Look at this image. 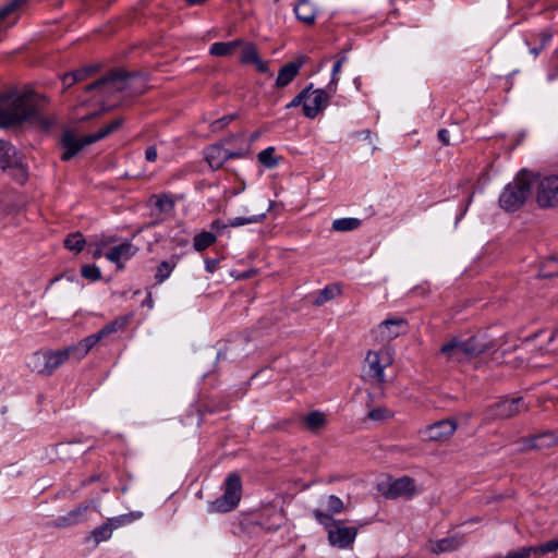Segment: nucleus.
Listing matches in <instances>:
<instances>
[{"instance_id": "nucleus-1", "label": "nucleus", "mask_w": 558, "mask_h": 558, "mask_svg": "<svg viewBox=\"0 0 558 558\" xmlns=\"http://www.w3.org/2000/svg\"><path fill=\"white\" fill-rule=\"evenodd\" d=\"M37 111L33 93L12 92L0 96V128H10L35 120Z\"/></svg>"}, {"instance_id": "nucleus-2", "label": "nucleus", "mask_w": 558, "mask_h": 558, "mask_svg": "<svg viewBox=\"0 0 558 558\" xmlns=\"http://www.w3.org/2000/svg\"><path fill=\"white\" fill-rule=\"evenodd\" d=\"M536 174L526 169L520 170L499 195V206L508 213L519 210L531 195Z\"/></svg>"}, {"instance_id": "nucleus-3", "label": "nucleus", "mask_w": 558, "mask_h": 558, "mask_svg": "<svg viewBox=\"0 0 558 558\" xmlns=\"http://www.w3.org/2000/svg\"><path fill=\"white\" fill-rule=\"evenodd\" d=\"M393 362V351L383 347L377 351H368L363 365V378L377 390L379 397L384 396L386 377L384 371Z\"/></svg>"}, {"instance_id": "nucleus-4", "label": "nucleus", "mask_w": 558, "mask_h": 558, "mask_svg": "<svg viewBox=\"0 0 558 558\" xmlns=\"http://www.w3.org/2000/svg\"><path fill=\"white\" fill-rule=\"evenodd\" d=\"M492 347L493 342L488 341L485 335L478 333L468 340H461L459 338L451 339L440 348V354L448 361L461 363L480 355Z\"/></svg>"}, {"instance_id": "nucleus-5", "label": "nucleus", "mask_w": 558, "mask_h": 558, "mask_svg": "<svg viewBox=\"0 0 558 558\" xmlns=\"http://www.w3.org/2000/svg\"><path fill=\"white\" fill-rule=\"evenodd\" d=\"M71 360L66 348L60 350L43 349L32 353L27 359L31 372L41 376H51L66 361Z\"/></svg>"}, {"instance_id": "nucleus-6", "label": "nucleus", "mask_w": 558, "mask_h": 558, "mask_svg": "<svg viewBox=\"0 0 558 558\" xmlns=\"http://www.w3.org/2000/svg\"><path fill=\"white\" fill-rule=\"evenodd\" d=\"M122 122V119H116L108 125L97 131L96 133L83 137H77L72 131H65L62 136V144L65 148V151L62 154V159L70 160L86 145L102 140L104 137L116 131L118 128H120Z\"/></svg>"}, {"instance_id": "nucleus-7", "label": "nucleus", "mask_w": 558, "mask_h": 558, "mask_svg": "<svg viewBox=\"0 0 558 558\" xmlns=\"http://www.w3.org/2000/svg\"><path fill=\"white\" fill-rule=\"evenodd\" d=\"M225 493L221 497L208 505V512H229L232 511L241 500L242 483L238 474H229L225 482Z\"/></svg>"}, {"instance_id": "nucleus-8", "label": "nucleus", "mask_w": 558, "mask_h": 558, "mask_svg": "<svg viewBox=\"0 0 558 558\" xmlns=\"http://www.w3.org/2000/svg\"><path fill=\"white\" fill-rule=\"evenodd\" d=\"M315 519L326 526L328 532L329 543L339 548H347L349 546V529L344 522L333 520L328 513L323 510H313Z\"/></svg>"}, {"instance_id": "nucleus-9", "label": "nucleus", "mask_w": 558, "mask_h": 558, "mask_svg": "<svg viewBox=\"0 0 558 558\" xmlns=\"http://www.w3.org/2000/svg\"><path fill=\"white\" fill-rule=\"evenodd\" d=\"M0 168L14 170L13 175L20 183L27 179V169L23 156L10 143L0 140Z\"/></svg>"}, {"instance_id": "nucleus-10", "label": "nucleus", "mask_w": 558, "mask_h": 558, "mask_svg": "<svg viewBox=\"0 0 558 558\" xmlns=\"http://www.w3.org/2000/svg\"><path fill=\"white\" fill-rule=\"evenodd\" d=\"M134 80L133 75L122 72H117L102 77L93 84L86 86L87 92L99 90L102 95H112L116 92H123L128 89L131 82Z\"/></svg>"}, {"instance_id": "nucleus-11", "label": "nucleus", "mask_w": 558, "mask_h": 558, "mask_svg": "<svg viewBox=\"0 0 558 558\" xmlns=\"http://www.w3.org/2000/svg\"><path fill=\"white\" fill-rule=\"evenodd\" d=\"M378 490L390 499L396 498H412L416 493V485L414 480L408 476H403L397 480H388L378 484Z\"/></svg>"}, {"instance_id": "nucleus-12", "label": "nucleus", "mask_w": 558, "mask_h": 558, "mask_svg": "<svg viewBox=\"0 0 558 558\" xmlns=\"http://www.w3.org/2000/svg\"><path fill=\"white\" fill-rule=\"evenodd\" d=\"M536 202L543 208L558 206V175H547L539 180Z\"/></svg>"}, {"instance_id": "nucleus-13", "label": "nucleus", "mask_w": 558, "mask_h": 558, "mask_svg": "<svg viewBox=\"0 0 558 558\" xmlns=\"http://www.w3.org/2000/svg\"><path fill=\"white\" fill-rule=\"evenodd\" d=\"M408 322L399 316L383 320L375 330L376 339L380 342H389L400 335L408 332Z\"/></svg>"}, {"instance_id": "nucleus-14", "label": "nucleus", "mask_w": 558, "mask_h": 558, "mask_svg": "<svg viewBox=\"0 0 558 558\" xmlns=\"http://www.w3.org/2000/svg\"><path fill=\"white\" fill-rule=\"evenodd\" d=\"M248 148L240 150H229L220 144H214L204 151L205 159L211 169H219L230 158H242L246 155Z\"/></svg>"}, {"instance_id": "nucleus-15", "label": "nucleus", "mask_w": 558, "mask_h": 558, "mask_svg": "<svg viewBox=\"0 0 558 558\" xmlns=\"http://www.w3.org/2000/svg\"><path fill=\"white\" fill-rule=\"evenodd\" d=\"M305 93L303 112L305 117L314 119L327 107L329 94L322 88L311 87L305 88Z\"/></svg>"}, {"instance_id": "nucleus-16", "label": "nucleus", "mask_w": 558, "mask_h": 558, "mask_svg": "<svg viewBox=\"0 0 558 558\" xmlns=\"http://www.w3.org/2000/svg\"><path fill=\"white\" fill-rule=\"evenodd\" d=\"M456 429L457 422L454 420L447 418L426 426L423 434L430 441H444L449 439Z\"/></svg>"}, {"instance_id": "nucleus-17", "label": "nucleus", "mask_w": 558, "mask_h": 558, "mask_svg": "<svg viewBox=\"0 0 558 558\" xmlns=\"http://www.w3.org/2000/svg\"><path fill=\"white\" fill-rule=\"evenodd\" d=\"M525 409L522 398L505 399L492 407V415L498 418H509Z\"/></svg>"}, {"instance_id": "nucleus-18", "label": "nucleus", "mask_w": 558, "mask_h": 558, "mask_svg": "<svg viewBox=\"0 0 558 558\" xmlns=\"http://www.w3.org/2000/svg\"><path fill=\"white\" fill-rule=\"evenodd\" d=\"M138 248L134 246L130 241L123 242L119 245L111 247L106 254L105 257L111 262L117 264L119 269L123 268L122 262L129 260L137 253Z\"/></svg>"}, {"instance_id": "nucleus-19", "label": "nucleus", "mask_w": 558, "mask_h": 558, "mask_svg": "<svg viewBox=\"0 0 558 558\" xmlns=\"http://www.w3.org/2000/svg\"><path fill=\"white\" fill-rule=\"evenodd\" d=\"M88 509L89 504H81L73 510L69 511L66 514L59 517L54 521L53 525L59 529H64L80 524L87 520Z\"/></svg>"}, {"instance_id": "nucleus-20", "label": "nucleus", "mask_w": 558, "mask_h": 558, "mask_svg": "<svg viewBox=\"0 0 558 558\" xmlns=\"http://www.w3.org/2000/svg\"><path fill=\"white\" fill-rule=\"evenodd\" d=\"M102 338L98 332L93 333L75 344L66 347L71 360L81 361Z\"/></svg>"}, {"instance_id": "nucleus-21", "label": "nucleus", "mask_w": 558, "mask_h": 558, "mask_svg": "<svg viewBox=\"0 0 558 558\" xmlns=\"http://www.w3.org/2000/svg\"><path fill=\"white\" fill-rule=\"evenodd\" d=\"M28 0H10L0 8V33L4 29L2 26L9 22L7 27L13 26L17 21V11L27 3Z\"/></svg>"}, {"instance_id": "nucleus-22", "label": "nucleus", "mask_w": 558, "mask_h": 558, "mask_svg": "<svg viewBox=\"0 0 558 558\" xmlns=\"http://www.w3.org/2000/svg\"><path fill=\"white\" fill-rule=\"evenodd\" d=\"M266 217V211L254 214L250 216H239L228 220V223H223L220 220H215L211 223V228L215 230L225 229L227 227L239 228L246 225H253L262 222Z\"/></svg>"}, {"instance_id": "nucleus-23", "label": "nucleus", "mask_w": 558, "mask_h": 558, "mask_svg": "<svg viewBox=\"0 0 558 558\" xmlns=\"http://www.w3.org/2000/svg\"><path fill=\"white\" fill-rule=\"evenodd\" d=\"M554 551H558V538L548 541L539 546H527L512 550L514 558H531L532 555H545Z\"/></svg>"}, {"instance_id": "nucleus-24", "label": "nucleus", "mask_w": 558, "mask_h": 558, "mask_svg": "<svg viewBox=\"0 0 558 558\" xmlns=\"http://www.w3.org/2000/svg\"><path fill=\"white\" fill-rule=\"evenodd\" d=\"M239 49L241 50V62L244 64H254L259 72L267 71V64L258 57L256 47L251 43L242 41Z\"/></svg>"}, {"instance_id": "nucleus-25", "label": "nucleus", "mask_w": 558, "mask_h": 558, "mask_svg": "<svg viewBox=\"0 0 558 558\" xmlns=\"http://www.w3.org/2000/svg\"><path fill=\"white\" fill-rule=\"evenodd\" d=\"M557 438L553 433H543L539 435L523 438L521 441V449H546L555 445Z\"/></svg>"}, {"instance_id": "nucleus-26", "label": "nucleus", "mask_w": 558, "mask_h": 558, "mask_svg": "<svg viewBox=\"0 0 558 558\" xmlns=\"http://www.w3.org/2000/svg\"><path fill=\"white\" fill-rule=\"evenodd\" d=\"M300 68L301 64L295 62L284 64L278 73L276 85L278 87L287 86L298 75Z\"/></svg>"}, {"instance_id": "nucleus-27", "label": "nucleus", "mask_w": 558, "mask_h": 558, "mask_svg": "<svg viewBox=\"0 0 558 558\" xmlns=\"http://www.w3.org/2000/svg\"><path fill=\"white\" fill-rule=\"evenodd\" d=\"M463 544L462 536H450L442 539L436 541L432 545V551L435 554H441L445 551H451L458 549Z\"/></svg>"}, {"instance_id": "nucleus-28", "label": "nucleus", "mask_w": 558, "mask_h": 558, "mask_svg": "<svg viewBox=\"0 0 558 558\" xmlns=\"http://www.w3.org/2000/svg\"><path fill=\"white\" fill-rule=\"evenodd\" d=\"M240 45H242V40L235 39L227 43H215L210 46V53L216 57H228L234 54V52L239 49Z\"/></svg>"}, {"instance_id": "nucleus-29", "label": "nucleus", "mask_w": 558, "mask_h": 558, "mask_svg": "<svg viewBox=\"0 0 558 558\" xmlns=\"http://www.w3.org/2000/svg\"><path fill=\"white\" fill-rule=\"evenodd\" d=\"M294 12L298 20L306 24H312L315 20L316 10L308 0H300L294 8Z\"/></svg>"}, {"instance_id": "nucleus-30", "label": "nucleus", "mask_w": 558, "mask_h": 558, "mask_svg": "<svg viewBox=\"0 0 558 558\" xmlns=\"http://www.w3.org/2000/svg\"><path fill=\"white\" fill-rule=\"evenodd\" d=\"M371 135H372L371 131H368V130H365L355 135V142H354L355 151L364 148L366 150L367 156L373 155V153L376 149V146H375L374 142L372 141Z\"/></svg>"}, {"instance_id": "nucleus-31", "label": "nucleus", "mask_w": 558, "mask_h": 558, "mask_svg": "<svg viewBox=\"0 0 558 558\" xmlns=\"http://www.w3.org/2000/svg\"><path fill=\"white\" fill-rule=\"evenodd\" d=\"M177 264H178V257H175V256L171 257V259H169V260H162L158 265L157 271L155 275V279H156L157 283H162L165 280H167L170 277L173 269L175 268Z\"/></svg>"}, {"instance_id": "nucleus-32", "label": "nucleus", "mask_w": 558, "mask_h": 558, "mask_svg": "<svg viewBox=\"0 0 558 558\" xmlns=\"http://www.w3.org/2000/svg\"><path fill=\"white\" fill-rule=\"evenodd\" d=\"M129 323L128 316H120L106 324L99 331V336L104 339L109 335L122 330Z\"/></svg>"}, {"instance_id": "nucleus-33", "label": "nucleus", "mask_w": 558, "mask_h": 558, "mask_svg": "<svg viewBox=\"0 0 558 558\" xmlns=\"http://www.w3.org/2000/svg\"><path fill=\"white\" fill-rule=\"evenodd\" d=\"M303 422L306 428L316 432L326 424V416L319 411H313L304 417Z\"/></svg>"}, {"instance_id": "nucleus-34", "label": "nucleus", "mask_w": 558, "mask_h": 558, "mask_svg": "<svg viewBox=\"0 0 558 558\" xmlns=\"http://www.w3.org/2000/svg\"><path fill=\"white\" fill-rule=\"evenodd\" d=\"M216 241V235L211 232L204 231L194 236L193 247L201 252L214 244Z\"/></svg>"}, {"instance_id": "nucleus-35", "label": "nucleus", "mask_w": 558, "mask_h": 558, "mask_svg": "<svg viewBox=\"0 0 558 558\" xmlns=\"http://www.w3.org/2000/svg\"><path fill=\"white\" fill-rule=\"evenodd\" d=\"M111 536L112 527L110 526V524H108L107 521L90 532V537L93 538L95 545H98L101 542L110 539Z\"/></svg>"}, {"instance_id": "nucleus-36", "label": "nucleus", "mask_w": 558, "mask_h": 558, "mask_svg": "<svg viewBox=\"0 0 558 558\" xmlns=\"http://www.w3.org/2000/svg\"><path fill=\"white\" fill-rule=\"evenodd\" d=\"M142 517L141 512H131L118 517H113L107 520L108 524L112 527V531L114 529L121 527L123 525L130 524L131 522L140 519Z\"/></svg>"}, {"instance_id": "nucleus-37", "label": "nucleus", "mask_w": 558, "mask_h": 558, "mask_svg": "<svg viewBox=\"0 0 558 558\" xmlns=\"http://www.w3.org/2000/svg\"><path fill=\"white\" fill-rule=\"evenodd\" d=\"M94 70H95L94 68L89 66V68H83V69L76 70L71 73H66L63 75L62 82L66 83L68 80L71 78V83H69V85H73L76 82H81V81H84L87 77H89L90 74L94 72Z\"/></svg>"}, {"instance_id": "nucleus-38", "label": "nucleus", "mask_w": 558, "mask_h": 558, "mask_svg": "<svg viewBox=\"0 0 558 558\" xmlns=\"http://www.w3.org/2000/svg\"><path fill=\"white\" fill-rule=\"evenodd\" d=\"M86 241L81 233H72L68 235L64 240V246L73 252H81L85 245Z\"/></svg>"}, {"instance_id": "nucleus-39", "label": "nucleus", "mask_w": 558, "mask_h": 558, "mask_svg": "<svg viewBox=\"0 0 558 558\" xmlns=\"http://www.w3.org/2000/svg\"><path fill=\"white\" fill-rule=\"evenodd\" d=\"M258 161L266 168H274L278 165L279 160L275 155L274 147H267L258 154Z\"/></svg>"}, {"instance_id": "nucleus-40", "label": "nucleus", "mask_w": 558, "mask_h": 558, "mask_svg": "<svg viewBox=\"0 0 558 558\" xmlns=\"http://www.w3.org/2000/svg\"><path fill=\"white\" fill-rule=\"evenodd\" d=\"M340 293V288L337 284H330L324 288L315 300L316 305H323L325 302L335 298Z\"/></svg>"}, {"instance_id": "nucleus-41", "label": "nucleus", "mask_w": 558, "mask_h": 558, "mask_svg": "<svg viewBox=\"0 0 558 558\" xmlns=\"http://www.w3.org/2000/svg\"><path fill=\"white\" fill-rule=\"evenodd\" d=\"M541 277H544V278H551V277H555L558 275V259L556 258H550L548 259L541 272H539Z\"/></svg>"}, {"instance_id": "nucleus-42", "label": "nucleus", "mask_w": 558, "mask_h": 558, "mask_svg": "<svg viewBox=\"0 0 558 558\" xmlns=\"http://www.w3.org/2000/svg\"><path fill=\"white\" fill-rule=\"evenodd\" d=\"M392 416V412L387 408H376L368 412V417L376 422H381Z\"/></svg>"}, {"instance_id": "nucleus-43", "label": "nucleus", "mask_w": 558, "mask_h": 558, "mask_svg": "<svg viewBox=\"0 0 558 558\" xmlns=\"http://www.w3.org/2000/svg\"><path fill=\"white\" fill-rule=\"evenodd\" d=\"M324 506L327 510L331 511L332 513H339L343 509V502L341 499H339L337 496H328L325 501Z\"/></svg>"}, {"instance_id": "nucleus-44", "label": "nucleus", "mask_w": 558, "mask_h": 558, "mask_svg": "<svg viewBox=\"0 0 558 558\" xmlns=\"http://www.w3.org/2000/svg\"><path fill=\"white\" fill-rule=\"evenodd\" d=\"M81 272L84 278L93 281H96L101 277L100 269L95 265H84Z\"/></svg>"}, {"instance_id": "nucleus-45", "label": "nucleus", "mask_w": 558, "mask_h": 558, "mask_svg": "<svg viewBox=\"0 0 558 558\" xmlns=\"http://www.w3.org/2000/svg\"><path fill=\"white\" fill-rule=\"evenodd\" d=\"M347 57L344 53L338 57V59L335 61L332 65V72H331V81L330 85L328 86L329 90H332L331 85L335 84L338 81V74L341 71L342 64L345 62Z\"/></svg>"}, {"instance_id": "nucleus-46", "label": "nucleus", "mask_w": 558, "mask_h": 558, "mask_svg": "<svg viewBox=\"0 0 558 558\" xmlns=\"http://www.w3.org/2000/svg\"><path fill=\"white\" fill-rule=\"evenodd\" d=\"M155 198H156L155 206L162 213L170 211L174 206V203L172 202V199L166 195L158 196V197L156 196Z\"/></svg>"}, {"instance_id": "nucleus-47", "label": "nucleus", "mask_w": 558, "mask_h": 558, "mask_svg": "<svg viewBox=\"0 0 558 558\" xmlns=\"http://www.w3.org/2000/svg\"><path fill=\"white\" fill-rule=\"evenodd\" d=\"M117 241L116 236L113 235H110V234H100V235H96L94 236L90 242H96L98 243L100 246H102L104 248L109 246L110 244L114 243Z\"/></svg>"}, {"instance_id": "nucleus-48", "label": "nucleus", "mask_w": 558, "mask_h": 558, "mask_svg": "<svg viewBox=\"0 0 558 558\" xmlns=\"http://www.w3.org/2000/svg\"><path fill=\"white\" fill-rule=\"evenodd\" d=\"M336 231H349V218L337 219L332 223Z\"/></svg>"}, {"instance_id": "nucleus-49", "label": "nucleus", "mask_w": 558, "mask_h": 558, "mask_svg": "<svg viewBox=\"0 0 558 558\" xmlns=\"http://www.w3.org/2000/svg\"><path fill=\"white\" fill-rule=\"evenodd\" d=\"M88 247L94 258H99L104 255V247L96 242H88Z\"/></svg>"}, {"instance_id": "nucleus-50", "label": "nucleus", "mask_w": 558, "mask_h": 558, "mask_svg": "<svg viewBox=\"0 0 558 558\" xmlns=\"http://www.w3.org/2000/svg\"><path fill=\"white\" fill-rule=\"evenodd\" d=\"M304 96H306L305 89L302 90L298 96H295L288 105L287 108L298 107L300 105H304Z\"/></svg>"}, {"instance_id": "nucleus-51", "label": "nucleus", "mask_w": 558, "mask_h": 558, "mask_svg": "<svg viewBox=\"0 0 558 558\" xmlns=\"http://www.w3.org/2000/svg\"><path fill=\"white\" fill-rule=\"evenodd\" d=\"M157 156H158V153H157V148L155 146H149L146 148L145 158L147 161H149V162L156 161Z\"/></svg>"}, {"instance_id": "nucleus-52", "label": "nucleus", "mask_w": 558, "mask_h": 558, "mask_svg": "<svg viewBox=\"0 0 558 558\" xmlns=\"http://www.w3.org/2000/svg\"><path fill=\"white\" fill-rule=\"evenodd\" d=\"M218 264H219L218 259L206 258L205 259L206 271H208L210 274L215 272L218 269V266H219Z\"/></svg>"}, {"instance_id": "nucleus-53", "label": "nucleus", "mask_w": 558, "mask_h": 558, "mask_svg": "<svg viewBox=\"0 0 558 558\" xmlns=\"http://www.w3.org/2000/svg\"><path fill=\"white\" fill-rule=\"evenodd\" d=\"M553 34L550 32H542L539 33V46L545 48L551 40Z\"/></svg>"}, {"instance_id": "nucleus-54", "label": "nucleus", "mask_w": 558, "mask_h": 558, "mask_svg": "<svg viewBox=\"0 0 558 558\" xmlns=\"http://www.w3.org/2000/svg\"><path fill=\"white\" fill-rule=\"evenodd\" d=\"M449 135L450 133L447 129H440L438 131V138L442 143V145H450Z\"/></svg>"}, {"instance_id": "nucleus-55", "label": "nucleus", "mask_w": 558, "mask_h": 558, "mask_svg": "<svg viewBox=\"0 0 558 558\" xmlns=\"http://www.w3.org/2000/svg\"><path fill=\"white\" fill-rule=\"evenodd\" d=\"M544 48L542 46H537V47H534L530 50V52L532 54H534L535 57L538 56V53L543 50Z\"/></svg>"}, {"instance_id": "nucleus-56", "label": "nucleus", "mask_w": 558, "mask_h": 558, "mask_svg": "<svg viewBox=\"0 0 558 558\" xmlns=\"http://www.w3.org/2000/svg\"><path fill=\"white\" fill-rule=\"evenodd\" d=\"M231 120H232V117H230V116L225 117L221 120L216 121L215 124L222 123L225 125V124L229 123Z\"/></svg>"}, {"instance_id": "nucleus-57", "label": "nucleus", "mask_w": 558, "mask_h": 558, "mask_svg": "<svg viewBox=\"0 0 558 558\" xmlns=\"http://www.w3.org/2000/svg\"><path fill=\"white\" fill-rule=\"evenodd\" d=\"M351 230L354 229V228H357L360 226V220L355 219V218H351Z\"/></svg>"}, {"instance_id": "nucleus-58", "label": "nucleus", "mask_w": 558, "mask_h": 558, "mask_svg": "<svg viewBox=\"0 0 558 558\" xmlns=\"http://www.w3.org/2000/svg\"><path fill=\"white\" fill-rule=\"evenodd\" d=\"M144 304L147 305L150 308L153 307V300H151V295L150 294H148V296L144 301Z\"/></svg>"}, {"instance_id": "nucleus-59", "label": "nucleus", "mask_w": 558, "mask_h": 558, "mask_svg": "<svg viewBox=\"0 0 558 558\" xmlns=\"http://www.w3.org/2000/svg\"><path fill=\"white\" fill-rule=\"evenodd\" d=\"M191 5H196L205 2L206 0H185Z\"/></svg>"}, {"instance_id": "nucleus-60", "label": "nucleus", "mask_w": 558, "mask_h": 558, "mask_svg": "<svg viewBox=\"0 0 558 558\" xmlns=\"http://www.w3.org/2000/svg\"><path fill=\"white\" fill-rule=\"evenodd\" d=\"M558 75L554 74V73H549L548 74V80L549 81H553L554 78H556Z\"/></svg>"}, {"instance_id": "nucleus-61", "label": "nucleus", "mask_w": 558, "mask_h": 558, "mask_svg": "<svg viewBox=\"0 0 558 558\" xmlns=\"http://www.w3.org/2000/svg\"><path fill=\"white\" fill-rule=\"evenodd\" d=\"M354 537H355V531H354V532H352V531H351V538H350V542H351V543H353Z\"/></svg>"}, {"instance_id": "nucleus-62", "label": "nucleus", "mask_w": 558, "mask_h": 558, "mask_svg": "<svg viewBox=\"0 0 558 558\" xmlns=\"http://www.w3.org/2000/svg\"><path fill=\"white\" fill-rule=\"evenodd\" d=\"M257 137H258V134H257V133H254V134L252 135V141H255Z\"/></svg>"}, {"instance_id": "nucleus-63", "label": "nucleus", "mask_w": 558, "mask_h": 558, "mask_svg": "<svg viewBox=\"0 0 558 558\" xmlns=\"http://www.w3.org/2000/svg\"><path fill=\"white\" fill-rule=\"evenodd\" d=\"M69 83H71V78H70V80H68V82H66V83H64V82H63V85H64V86H66V87H70L71 85H69Z\"/></svg>"}, {"instance_id": "nucleus-64", "label": "nucleus", "mask_w": 558, "mask_h": 558, "mask_svg": "<svg viewBox=\"0 0 558 558\" xmlns=\"http://www.w3.org/2000/svg\"><path fill=\"white\" fill-rule=\"evenodd\" d=\"M354 83H355L356 87L359 88V84H360V82H359V80H357V78H356V80H354Z\"/></svg>"}]
</instances>
